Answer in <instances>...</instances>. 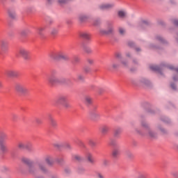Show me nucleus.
Wrapping results in <instances>:
<instances>
[{
  "mask_svg": "<svg viewBox=\"0 0 178 178\" xmlns=\"http://www.w3.org/2000/svg\"><path fill=\"white\" fill-rule=\"evenodd\" d=\"M88 52H91V49H88Z\"/></svg>",
  "mask_w": 178,
  "mask_h": 178,
  "instance_id": "nucleus-62",
  "label": "nucleus"
},
{
  "mask_svg": "<svg viewBox=\"0 0 178 178\" xmlns=\"http://www.w3.org/2000/svg\"><path fill=\"white\" fill-rule=\"evenodd\" d=\"M150 69L154 71H159V67L156 65L150 66Z\"/></svg>",
  "mask_w": 178,
  "mask_h": 178,
  "instance_id": "nucleus-37",
  "label": "nucleus"
},
{
  "mask_svg": "<svg viewBox=\"0 0 178 178\" xmlns=\"http://www.w3.org/2000/svg\"><path fill=\"white\" fill-rule=\"evenodd\" d=\"M171 175L173 178H178V171H172Z\"/></svg>",
  "mask_w": 178,
  "mask_h": 178,
  "instance_id": "nucleus-35",
  "label": "nucleus"
},
{
  "mask_svg": "<svg viewBox=\"0 0 178 178\" xmlns=\"http://www.w3.org/2000/svg\"><path fill=\"white\" fill-rule=\"evenodd\" d=\"M109 129H110V128L108 126H102L100 128V131H101L102 134L106 135L109 131Z\"/></svg>",
  "mask_w": 178,
  "mask_h": 178,
  "instance_id": "nucleus-16",
  "label": "nucleus"
},
{
  "mask_svg": "<svg viewBox=\"0 0 178 178\" xmlns=\"http://www.w3.org/2000/svg\"><path fill=\"white\" fill-rule=\"evenodd\" d=\"M15 90L17 91V92H19L22 95H26L29 93V89L26 86H25L24 84L17 83L15 85Z\"/></svg>",
  "mask_w": 178,
  "mask_h": 178,
  "instance_id": "nucleus-5",
  "label": "nucleus"
},
{
  "mask_svg": "<svg viewBox=\"0 0 178 178\" xmlns=\"http://www.w3.org/2000/svg\"><path fill=\"white\" fill-rule=\"evenodd\" d=\"M73 158L74 160L78 161H81L83 159V158L81 156L78 155V154L74 155L73 156Z\"/></svg>",
  "mask_w": 178,
  "mask_h": 178,
  "instance_id": "nucleus-32",
  "label": "nucleus"
},
{
  "mask_svg": "<svg viewBox=\"0 0 178 178\" xmlns=\"http://www.w3.org/2000/svg\"><path fill=\"white\" fill-rule=\"evenodd\" d=\"M47 168H46V171L45 172H42V171H40L39 172V173L37 175H33V176H34V177H35V178H44L43 176H38L40 174H41V173H45V172H47Z\"/></svg>",
  "mask_w": 178,
  "mask_h": 178,
  "instance_id": "nucleus-36",
  "label": "nucleus"
},
{
  "mask_svg": "<svg viewBox=\"0 0 178 178\" xmlns=\"http://www.w3.org/2000/svg\"><path fill=\"white\" fill-rule=\"evenodd\" d=\"M81 144L82 146H84V145H83V143L82 142L81 143Z\"/></svg>",
  "mask_w": 178,
  "mask_h": 178,
  "instance_id": "nucleus-64",
  "label": "nucleus"
},
{
  "mask_svg": "<svg viewBox=\"0 0 178 178\" xmlns=\"http://www.w3.org/2000/svg\"><path fill=\"white\" fill-rule=\"evenodd\" d=\"M157 39L159 40V41H161L163 42V39L162 37L159 36V37H157Z\"/></svg>",
  "mask_w": 178,
  "mask_h": 178,
  "instance_id": "nucleus-52",
  "label": "nucleus"
},
{
  "mask_svg": "<svg viewBox=\"0 0 178 178\" xmlns=\"http://www.w3.org/2000/svg\"><path fill=\"white\" fill-rule=\"evenodd\" d=\"M119 66H120V65L116 63H113L112 64L113 69H118L119 67Z\"/></svg>",
  "mask_w": 178,
  "mask_h": 178,
  "instance_id": "nucleus-40",
  "label": "nucleus"
},
{
  "mask_svg": "<svg viewBox=\"0 0 178 178\" xmlns=\"http://www.w3.org/2000/svg\"><path fill=\"white\" fill-rule=\"evenodd\" d=\"M35 122H36L37 124H41L42 123V121L38 118L36 119Z\"/></svg>",
  "mask_w": 178,
  "mask_h": 178,
  "instance_id": "nucleus-49",
  "label": "nucleus"
},
{
  "mask_svg": "<svg viewBox=\"0 0 178 178\" xmlns=\"http://www.w3.org/2000/svg\"><path fill=\"white\" fill-rule=\"evenodd\" d=\"M67 101V97L65 96H60L59 97L56 102H55V105L58 106L60 105H63V104Z\"/></svg>",
  "mask_w": 178,
  "mask_h": 178,
  "instance_id": "nucleus-9",
  "label": "nucleus"
},
{
  "mask_svg": "<svg viewBox=\"0 0 178 178\" xmlns=\"http://www.w3.org/2000/svg\"><path fill=\"white\" fill-rule=\"evenodd\" d=\"M84 102L87 106H90L92 104V98L89 95H86L84 97Z\"/></svg>",
  "mask_w": 178,
  "mask_h": 178,
  "instance_id": "nucleus-15",
  "label": "nucleus"
},
{
  "mask_svg": "<svg viewBox=\"0 0 178 178\" xmlns=\"http://www.w3.org/2000/svg\"><path fill=\"white\" fill-rule=\"evenodd\" d=\"M121 65L123 67H127L129 65L128 62L126 60H122Z\"/></svg>",
  "mask_w": 178,
  "mask_h": 178,
  "instance_id": "nucleus-34",
  "label": "nucleus"
},
{
  "mask_svg": "<svg viewBox=\"0 0 178 178\" xmlns=\"http://www.w3.org/2000/svg\"><path fill=\"white\" fill-rule=\"evenodd\" d=\"M127 156L128 158H132L133 157V154L131 152H127Z\"/></svg>",
  "mask_w": 178,
  "mask_h": 178,
  "instance_id": "nucleus-42",
  "label": "nucleus"
},
{
  "mask_svg": "<svg viewBox=\"0 0 178 178\" xmlns=\"http://www.w3.org/2000/svg\"><path fill=\"white\" fill-rule=\"evenodd\" d=\"M90 118H92V120H95L100 118V114L98 112H92L90 113Z\"/></svg>",
  "mask_w": 178,
  "mask_h": 178,
  "instance_id": "nucleus-19",
  "label": "nucleus"
},
{
  "mask_svg": "<svg viewBox=\"0 0 178 178\" xmlns=\"http://www.w3.org/2000/svg\"><path fill=\"white\" fill-rule=\"evenodd\" d=\"M58 2L60 4H63V3H65V0H58Z\"/></svg>",
  "mask_w": 178,
  "mask_h": 178,
  "instance_id": "nucleus-48",
  "label": "nucleus"
},
{
  "mask_svg": "<svg viewBox=\"0 0 178 178\" xmlns=\"http://www.w3.org/2000/svg\"><path fill=\"white\" fill-rule=\"evenodd\" d=\"M119 33L121 35H124L126 34V29L123 27H119Z\"/></svg>",
  "mask_w": 178,
  "mask_h": 178,
  "instance_id": "nucleus-28",
  "label": "nucleus"
},
{
  "mask_svg": "<svg viewBox=\"0 0 178 178\" xmlns=\"http://www.w3.org/2000/svg\"><path fill=\"white\" fill-rule=\"evenodd\" d=\"M53 146H54L56 148H59L60 147H62V144L59 143H55L53 144Z\"/></svg>",
  "mask_w": 178,
  "mask_h": 178,
  "instance_id": "nucleus-41",
  "label": "nucleus"
},
{
  "mask_svg": "<svg viewBox=\"0 0 178 178\" xmlns=\"http://www.w3.org/2000/svg\"><path fill=\"white\" fill-rule=\"evenodd\" d=\"M131 82H132V84L136 86L145 87V86H148L150 84V81L144 78H142L140 79H133Z\"/></svg>",
  "mask_w": 178,
  "mask_h": 178,
  "instance_id": "nucleus-4",
  "label": "nucleus"
},
{
  "mask_svg": "<svg viewBox=\"0 0 178 178\" xmlns=\"http://www.w3.org/2000/svg\"><path fill=\"white\" fill-rule=\"evenodd\" d=\"M51 178H58V176H56V175H52V176H51Z\"/></svg>",
  "mask_w": 178,
  "mask_h": 178,
  "instance_id": "nucleus-57",
  "label": "nucleus"
},
{
  "mask_svg": "<svg viewBox=\"0 0 178 178\" xmlns=\"http://www.w3.org/2000/svg\"><path fill=\"white\" fill-rule=\"evenodd\" d=\"M122 132L121 128H118L114 130V136L118 137Z\"/></svg>",
  "mask_w": 178,
  "mask_h": 178,
  "instance_id": "nucleus-26",
  "label": "nucleus"
},
{
  "mask_svg": "<svg viewBox=\"0 0 178 178\" xmlns=\"http://www.w3.org/2000/svg\"><path fill=\"white\" fill-rule=\"evenodd\" d=\"M67 147L68 149H70V148H71V145H70V144H67Z\"/></svg>",
  "mask_w": 178,
  "mask_h": 178,
  "instance_id": "nucleus-56",
  "label": "nucleus"
},
{
  "mask_svg": "<svg viewBox=\"0 0 178 178\" xmlns=\"http://www.w3.org/2000/svg\"><path fill=\"white\" fill-rule=\"evenodd\" d=\"M0 150L2 153H6L8 152L7 146L5 145L2 139H0Z\"/></svg>",
  "mask_w": 178,
  "mask_h": 178,
  "instance_id": "nucleus-13",
  "label": "nucleus"
},
{
  "mask_svg": "<svg viewBox=\"0 0 178 178\" xmlns=\"http://www.w3.org/2000/svg\"><path fill=\"white\" fill-rule=\"evenodd\" d=\"M19 53L25 60L30 58V51L26 48H20Z\"/></svg>",
  "mask_w": 178,
  "mask_h": 178,
  "instance_id": "nucleus-7",
  "label": "nucleus"
},
{
  "mask_svg": "<svg viewBox=\"0 0 178 178\" xmlns=\"http://www.w3.org/2000/svg\"><path fill=\"white\" fill-rule=\"evenodd\" d=\"M37 30L38 35L42 37L44 35L43 31L45 30V27H39Z\"/></svg>",
  "mask_w": 178,
  "mask_h": 178,
  "instance_id": "nucleus-21",
  "label": "nucleus"
},
{
  "mask_svg": "<svg viewBox=\"0 0 178 178\" xmlns=\"http://www.w3.org/2000/svg\"><path fill=\"white\" fill-rule=\"evenodd\" d=\"M136 178H147V176L143 173L138 172L136 175Z\"/></svg>",
  "mask_w": 178,
  "mask_h": 178,
  "instance_id": "nucleus-30",
  "label": "nucleus"
},
{
  "mask_svg": "<svg viewBox=\"0 0 178 178\" xmlns=\"http://www.w3.org/2000/svg\"><path fill=\"white\" fill-rule=\"evenodd\" d=\"M3 87V83L2 82H0V88H1Z\"/></svg>",
  "mask_w": 178,
  "mask_h": 178,
  "instance_id": "nucleus-59",
  "label": "nucleus"
},
{
  "mask_svg": "<svg viewBox=\"0 0 178 178\" xmlns=\"http://www.w3.org/2000/svg\"><path fill=\"white\" fill-rule=\"evenodd\" d=\"M114 31L113 26L112 24H108L107 30L101 29L99 31L100 34L102 35H109L113 33Z\"/></svg>",
  "mask_w": 178,
  "mask_h": 178,
  "instance_id": "nucleus-8",
  "label": "nucleus"
},
{
  "mask_svg": "<svg viewBox=\"0 0 178 178\" xmlns=\"http://www.w3.org/2000/svg\"><path fill=\"white\" fill-rule=\"evenodd\" d=\"M79 19L80 22L83 23L88 20V16H86L85 15H80L79 17Z\"/></svg>",
  "mask_w": 178,
  "mask_h": 178,
  "instance_id": "nucleus-20",
  "label": "nucleus"
},
{
  "mask_svg": "<svg viewBox=\"0 0 178 178\" xmlns=\"http://www.w3.org/2000/svg\"><path fill=\"white\" fill-rule=\"evenodd\" d=\"M47 81L51 86H54L60 83V79L58 78L54 72H52L51 74L49 76Z\"/></svg>",
  "mask_w": 178,
  "mask_h": 178,
  "instance_id": "nucleus-6",
  "label": "nucleus"
},
{
  "mask_svg": "<svg viewBox=\"0 0 178 178\" xmlns=\"http://www.w3.org/2000/svg\"><path fill=\"white\" fill-rule=\"evenodd\" d=\"M26 142H19L18 143V147L21 149H26Z\"/></svg>",
  "mask_w": 178,
  "mask_h": 178,
  "instance_id": "nucleus-23",
  "label": "nucleus"
},
{
  "mask_svg": "<svg viewBox=\"0 0 178 178\" xmlns=\"http://www.w3.org/2000/svg\"><path fill=\"white\" fill-rule=\"evenodd\" d=\"M114 7V4L111 3H103L99 6V8L101 10H108Z\"/></svg>",
  "mask_w": 178,
  "mask_h": 178,
  "instance_id": "nucleus-10",
  "label": "nucleus"
},
{
  "mask_svg": "<svg viewBox=\"0 0 178 178\" xmlns=\"http://www.w3.org/2000/svg\"><path fill=\"white\" fill-rule=\"evenodd\" d=\"M6 74L9 77H17L19 76V73L16 70H8Z\"/></svg>",
  "mask_w": 178,
  "mask_h": 178,
  "instance_id": "nucleus-12",
  "label": "nucleus"
},
{
  "mask_svg": "<svg viewBox=\"0 0 178 178\" xmlns=\"http://www.w3.org/2000/svg\"><path fill=\"white\" fill-rule=\"evenodd\" d=\"M136 51H140V48H137V49H136Z\"/></svg>",
  "mask_w": 178,
  "mask_h": 178,
  "instance_id": "nucleus-61",
  "label": "nucleus"
},
{
  "mask_svg": "<svg viewBox=\"0 0 178 178\" xmlns=\"http://www.w3.org/2000/svg\"><path fill=\"white\" fill-rule=\"evenodd\" d=\"M120 155V151L119 149H114L112 152V156L114 159L118 158Z\"/></svg>",
  "mask_w": 178,
  "mask_h": 178,
  "instance_id": "nucleus-17",
  "label": "nucleus"
},
{
  "mask_svg": "<svg viewBox=\"0 0 178 178\" xmlns=\"http://www.w3.org/2000/svg\"><path fill=\"white\" fill-rule=\"evenodd\" d=\"M115 56L117 58H121V54H118Z\"/></svg>",
  "mask_w": 178,
  "mask_h": 178,
  "instance_id": "nucleus-55",
  "label": "nucleus"
},
{
  "mask_svg": "<svg viewBox=\"0 0 178 178\" xmlns=\"http://www.w3.org/2000/svg\"><path fill=\"white\" fill-rule=\"evenodd\" d=\"M8 14L10 18L15 19L16 17V13L13 11V10H8Z\"/></svg>",
  "mask_w": 178,
  "mask_h": 178,
  "instance_id": "nucleus-22",
  "label": "nucleus"
},
{
  "mask_svg": "<svg viewBox=\"0 0 178 178\" xmlns=\"http://www.w3.org/2000/svg\"><path fill=\"white\" fill-rule=\"evenodd\" d=\"M103 165H104L105 166L108 165V161L107 160H104L103 161Z\"/></svg>",
  "mask_w": 178,
  "mask_h": 178,
  "instance_id": "nucleus-45",
  "label": "nucleus"
},
{
  "mask_svg": "<svg viewBox=\"0 0 178 178\" xmlns=\"http://www.w3.org/2000/svg\"><path fill=\"white\" fill-rule=\"evenodd\" d=\"M57 161H58V163H60V162L63 161V159H60V161H58V159Z\"/></svg>",
  "mask_w": 178,
  "mask_h": 178,
  "instance_id": "nucleus-58",
  "label": "nucleus"
},
{
  "mask_svg": "<svg viewBox=\"0 0 178 178\" xmlns=\"http://www.w3.org/2000/svg\"><path fill=\"white\" fill-rule=\"evenodd\" d=\"M58 30L56 28L52 29L51 31V35L52 36L56 35L58 34Z\"/></svg>",
  "mask_w": 178,
  "mask_h": 178,
  "instance_id": "nucleus-29",
  "label": "nucleus"
},
{
  "mask_svg": "<svg viewBox=\"0 0 178 178\" xmlns=\"http://www.w3.org/2000/svg\"><path fill=\"white\" fill-rule=\"evenodd\" d=\"M80 36L84 40H90L91 38V34L88 32H82L80 33Z\"/></svg>",
  "mask_w": 178,
  "mask_h": 178,
  "instance_id": "nucleus-14",
  "label": "nucleus"
},
{
  "mask_svg": "<svg viewBox=\"0 0 178 178\" xmlns=\"http://www.w3.org/2000/svg\"><path fill=\"white\" fill-rule=\"evenodd\" d=\"M93 63L94 60L92 59H88V63H89V65H92Z\"/></svg>",
  "mask_w": 178,
  "mask_h": 178,
  "instance_id": "nucleus-44",
  "label": "nucleus"
},
{
  "mask_svg": "<svg viewBox=\"0 0 178 178\" xmlns=\"http://www.w3.org/2000/svg\"><path fill=\"white\" fill-rule=\"evenodd\" d=\"M84 71H85L86 72H89L90 71V67H85V68H84Z\"/></svg>",
  "mask_w": 178,
  "mask_h": 178,
  "instance_id": "nucleus-47",
  "label": "nucleus"
},
{
  "mask_svg": "<svg viewBox=\"0 0 178 178\" xmlns=\"http://www.w3.org/2000/svg\"><path fill=\"white\" fill-rule=\"evenodd\" d=\"M32 147V145L31 143L26 142V149H30Z\"/></svg>",
  "mask_w": 178,
  "mask_h": 178,
  "instance_id": "nucleus-38",
  "label": "nucleus"
},
{
  "mask_svg": "<svg viewBox=\"0 0 178 178\" xmlns=\"http://www.w3.org/2000/svg\"><path fill=\"white\" fill-rule=\"evenodd\" d=\"M45 161L48 165H52L54 163L53 159L51 156H47L45 158Z\"/></svg>",
  "mask_w": 178,
  "mask_h": 178,
  "instance_id": "nucleus-24",
  "label": "nucleus"
},
{
  "mask_svg": "<svg viewBox=\"0 0 178 178\" xmlns=\"http://www.w3.org/2000/svg\"><path fill=\"white\" fill-rule=\"evenodd\" d=\"M173 80H174L175 81H177V79H176V77H173Z\"/></svg>",
  "mask_w": 178,
  "mask_h": 178,
  "instance_id": "nucleus-60",
  "label": "nucleus"
},
{
  "mask_svg": "<svg viewBox=\"0 0 178 178\" xmlns=\"http://www.w3.org/2000/svg\"><path fill=\"white\" fill-rule=\"evenodd\" d=\"M127 57H129V56H130V54H127Z\"/></svg>",
  "mask_w": 178,
  "mask_h": 178,
  "instance_id": "nucleus-63",
  "label": "nucleus"
},
{
  "mask_svg": "<svg viewBox=\"0 0 178 178\" xmlns=\"http://www.w3.org/2000/svg\"><path fill=\"white\" fill-rule=\"evenodd\" d=\"M53 1L54 0H47L49 4H51Z\"/></svg>",
  "mask_w": 178,
  "mask_h": 178,
  "instance_id": "nucleus-54",
  "label": "nucleus"
},
{
  "mask_svg": "<svg viewBox=\"0 0 178 178\" xmlns=\"http://www.w3.org/2000/svg\"><path fill=\"white\" fill-rule=\"evenodd\" d=\"M31 32L29 29H24V31H22L21 32V34L22 36H26L28 34H29Z\"/></svg>",
  "mask_w": 178,
  "mask_h": 178,
  "instance_id": "nucleus-33",
  "label": "nucleus"
},
{
  "mask_svg": "<svg viewBox=\"0 0 178 178\" xmlns=\"http://www.w3.org/2000/svg\"><path fill=\"white\" fill-rule=\"evenodd\" d=\"M118 16L121 18L126 17L127 13L125 11H119Z\"/></svg>",
  "mask_w": 178,
  "mask_h": 178,
  "instance_id": "nucleus-31",
  "label": "nucleus"
},
{
  "mask_svg": "<svg viewBox=\"0 0 178 178\" xmlns=\"http://www.w3.org/2000/svg\"><path fill=\"white\" fill-rule=\"evenodd\" d=\"M83 79H84V77L81 74L77 76V79L79 80V81H83Z\"/></svg>",
  "mask_w": 178,
  "mask_h": 178,
  "instance_id": "nucleus-43",
  "label": "nucleus"
},
{
  "mask_svg": "<svg viewBox=\"0 0 178 178\" xmlns=\"http://www.w3.org/2000/svg\"><path fill=\"white\" fill-rule=\"evenodd\" d=\"M22 162L28 165V172L31 175H37L40 171H46V167L43 163L38 162L33 164L31 159L26 157L22 158Z\"/></svg>",
  "mask_w": 178,
  "mask_h": 178,
  "instance_id": "nucleus-1",
  "label": "nucleus"
},
{
  "mask_svg": "<svg viewBox=\"0 0 178 178\" xmlns=\"http://www.w3.org/2000/svg\"><path fill=\"white\" fill-rule=\"evenodd\" d=\"M86 158L87 159L88 161L90 163H95L93 156L91 153H87L86 155Z\"/></svg>",
  "mask_w": 178,
  "mask_h": 178,
  "instance_id": "nucleus-18",
  "label": "nucleus"
},
{
  "mask_svg": "<svg viewBox=\"0 0 178 178\" xmlns=\"http://www.w3.org/2000/svg\"><path fill=\"white\" fill-rule=\"evenodd\" d=\"M88 143L90 147H95L96 143L94 139H88Z\"/></svg>",
  "mask_w": 178,
  "mask_h": 178,
  "instance_id": "nucleus-27",
  "label": "nucleus"
},
{
  "mask_svg": "<svg viewBox=\"0 0 178 178\" xmlns=\"http://www.w3.org/2000/svg\"><path fill=\"white\" fill-rule=\"evenodd\" d=\"M169 68H170V70H175L176 72H178V68H175L173 66H170Z\"/></svg>",
  "mask_w": 178,
  "mask_h": 178,
  "instance_id": "nucleus-46",
  "label": "nucleus"
},
{
  "mask_svg": "<svg viewBox=\"0 0 178 178\" xmlns=\"http://www.w3.org/2000/svg\"><path fill=\"white\" fill-rule=\"evenodd\" d=\"M97 177H98V178H104V176L102 175H101V174H98V175H97Z\"/></svg>",
  "mask_w": 178,
  "mask_h": 178,
  "instance_id": "nucleus-50",
  "label": "nucleus"
},
{
  "mask_svg": "<svg viewBox=\"0 0 178 178\" xmlns=\"http://www.w3.org/2000/svg\"><path fill=\"white\" fill-rule=\"evenodd\" d=\"M49 58L51 60H67L69 59L68 56L62 52L51 53L49 54Z\"/></svg>",
  "mask_w": 178,
  "mask_h": 178,
  "instance_id": "nucleus-3",
  "label": "nucleus"
},
{
  "mask_svg": "<svg viewBox=\"0 0 178 178\" xmlns=\"http://www.w3.org/2000/svg\"><path fill=\"white\" fill-rule=\"evenodd\" d=\"M8 42L6 40L1 41V49L3 53H6L8 51Z\"/></svg>",
  "mask_w": 178,
  "mask_h": 178,
  "instance_id": "nucleus-11",
  "label": "nucleus"
},
{
  "mask_svg": "<svg viewBox=\"0 0 178 178\" xmlns=\"http://www.w3.org/2000/svg\"><path fill=\"white\" fill-rule=\"evenodd\" d=\"M49 122H50L51 125L53 127H56L57 126V122H56V120L54 118H49Z\"/></svg>",
  "mask_w": 178,
  "mask_h": 178,
  "instance_id": "nucleus-25",
  "label": "nucleus"
},
{
  "mask_svg": "<svg viewBox=\"0 0 178 178\" xmlns=\"http://www.w3.org/2000/svg\"><path fill=\"white\" fill-rule=\"evenodd\" d=\"M137 134L143 136H149L150 138L156 137V133L153 132V130L150 128L149 124L146 122L140 123V129H136Z\"/></svg>",
  "mask_w": 178,
  "mask_h": 178,
  "instance_id": "nucleus-2",
  "label": "nucleus"
},
{
  "mask_svg": "<svg viewBox=\"0 0 178 178\" xmlns=\"http://www.w3.org/2000/svg\"><path fill=\"white\" fill-rule=\"evenodd\" d=\"M64 108H70V104L67 102V100L64 102V104L62 105Z\"/></svg>",
  "mask_w": 178,
  "mask_h": 178,
  "instance_id": "nucleus-39",
  "label": "nucleus"
},
{
  "mask_svg": "<svg viewBox=\"0 0 178 178\" xmlns=\"http://www.w3.org/2000/svg\"><path fill=\"white\" fill-rule=\"evenodd\" d=\"M174 24H175V25H176V26H178V19H175V20L174 21Z\"/></svg>",
  "mask_w": 178,
  "mask_h": 178,
  "instance_id": "nucleus-51",
  "label": "nucleus"
},
{
  "mask_svg": "<svg viewBox=\"0 0 178 178\" xmlns=\"http://www.w3.org/2000/svg\"><path fill=\"white\" fill-rule=\"evenodd\" d=\"M171 87L172 89H176V86L175 84H171Z\"/></svg>",
  "mask_w": 178,
  "mask_h": 178,
  "instance_id": "nucleus-53",
  "label": "nucleus"
}]
</instances>
